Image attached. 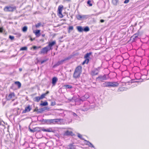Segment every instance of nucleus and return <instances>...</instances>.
Instances as JSON below:
<instances>
[{
  "label": "nucleus",
  "instance_id": "obj_1",
  "mask_svg": "<svg viewBox=\"0 0 149 149\" xmlns=\"http://www.w3.org/2000/svg\"><path fill=\"white\" fill-rule=\"evenodd\" d=\"M82 71V67L80 65L77 66L75 69L73 73V77L75 79L79 78L80 77Z\"/></svg>",
  "mask_w": 149,
  "mask_h": 149
},
{
  "label": "nucleus",
  "instance_id": "obj_2",
  "mask_svg": "<svg viewBox=\"0 0 149 149\" xmlns=\"http://www.w3.org/2000/svg\"><path fill=\"white\" fill-rule=\"evenodd\" d=\"M63 9V5H60L58 6L57 11V14L58 16L60 18L63 17V15L62 14V12Z\"/></svg>",
  "mask_w": 149,
  "mask_h": 149
},
{
  "label": "nucleus",
  "instance_id": "obj_3",
  "mask_svg": "<svg viewBox=\"0 0 149 149\" xmlns=\"http://www.w3.org/2000/svg\"><path fill=\"white\" fill-rule=\"evenodd\" d=\"M16 9L15 6H5L4 8V10L6 12H13Z\"/></svg>",
  "mask_w": 149,
  "mask_h": 149
},
{
  "label": "nucleus",
  "instance_id": "obj_4",
  "mask_svg": "<svg viewBox=\"0 0 149 149\" xmlns=\"http://www.w3.org/2000/svg\"><path fill=\"white\" fill-rule=\"evenodd\" d=\"M15 95L14 92H11L8 95H7L6 98L7 100H11L13 101L15 100Z\"/></svg>",
  "mask_w": 149,
  "mask_h": 149
},
{
  "label": "nucleus",
  "instance_id": "obj_5",
  "mask_svg": "<svg viewBox=\"0 0 149 149\" xmlns=\"http://www.w3.org/2000/svg\"><path fill=\"white\" fill-rule=\"evenodd\" d=\"M92 52H91L89 53H87L84 56V58H85V60L82 63V64L84 65L85 63L88 64L89 61V58L90 56L92 55Z\"/></svg>",
  "mask_w": 149,
  "mask_h": 149
},
{
  "label": "nucleus",
  "instance_id": "obj_6",
  "mask_svg": "<svg viewBox=\"0 0 149 149\" xmlns=\"http://www.w3.org/2000/svg\"><path fill=\"white\" fill-rule=\"evenodd\" d=\"M50 50L47 46L43 48L40 51V54H47L48 51Z\"/></svg>",
  "mask_w": 149,
  "mask_h": 149
},
{
  "label": "nucleus",
  "instance_id": "obj_7",
  "mask_svg": "<svg viewBox=\"0 0 149 149\" xmlns=\"http://www.w3.org/2000/svg\"><path fill=\"white\" fill-rule=\"evenodd\" d=\"M70 57H68L65 58L64 59L62 60L61 61H58L56 63L55 65V66H58L60 65L63 64L64 62L67 60H69L70 59Z\"/></svg>",
  "mask_w": 149,
  "mask_h": 149
},
{
  "label": "nucleus",
  "instance_id": "obj_8",
  "mask_svg": "<svg viewBox=\"0 0 149 149\" xmlns=\"http://www.w3.org/2000/svg\"><path fill=\"white\" fill-rule=\"evenodd\" d=\"M41 130L44 132H54L55 130L52 127H49L48 128L45 129L44 128H42Z\"/></svg>",
  "mask_w": 149,
  "mask_h": 149
},
{
  "label": "nucleus",
  "instance_id": "obj_9",
  "mask_svg": "<svg viewBox=\"0 0 149 149\" xmlns=\"http://www.w3.org/2000/svg\"><path fill=\"white\" fill-rule=\"evenodd\" d=\"M56 41L54 40L52 42H49L48 45L47 46L50 50H51L52 49V47L56 45Z\"/></svg>",
  "mask_w": 149,
  "mask_h": 149
},
{
  "label": "nucleus",
  "instance_id": "obj_10",
  "mask_svg": "<svg viewBox=\"0 0 149 149\" xmlns=\"http://www.w3.org/2000/svg\"><path fill=\"white\" fill-rule=\"evenodd\" d=\"M109 87H116L119 86V83L118 82H109Z\"/></svg>",
  "mask_w": 149,
  "mask_h": 149
},
{
  "label": "nucleus",
  "instance_id": "obj_11",
  "mask_svg": "<svg viewBox=\"0 0 149 149\" xmlns=\"http://www.w3.org/2000/svg\"><path fill=\"white\" fill-rule=\"evenodd\" d=\"M31 109V106L29 105L25 107L24 110L22 111V113H24L26 112H29Z\"/></svg>",
  "mask_w": 149,
  "mask_h": 149
},
{
  "label": "nucleus",
  "instance_id": "obj_12",
  "mask_svg": "<svg viewBox=\"0 0 149 149\" xmlns=\"http://www.w3.org/2000/svg\"><path fill=\"white\" fill-rule=\"evenodd\" d=\"M99 68H96L93 70L91 72V75L93 76H94L97 75L98 73Z\"/></svg>",
  "mask_w": 149,
  "mask_h": 149
},
{
  "label": "nucleus",
  "instance_id": "obj_13",
  "mask_svg": "<svg viewBox=\"0 0 149 149\" xmlns=\"http://www.w3.org/2000/svg\"><path fill=\"white\" fill-rule=\"evenodd\" d=\"M45 122L49 125L55 124L54 121V119H47L46 120Z\"/></svg>",
  "mask_w": 149,
  "mask_h": 149
},
{
  "label": "nucleus",
  "instance_id": "obj_14",
  "mask_svg": "<svg viewBox=\"0 0 149 149\" xmlns=\"http://www.w3.org/2000/svg\"><path fill=\"white\" fill-rule=\"evenodd\" d=\"M64 134L66 136H73L74 135V134L72 131L67 130L65 132Z\"/></svg>",
  "mask_w": 149,
  "mask_h": 149
},
{
  "label": "nucleus",
  "instance_id": "obj_15",
  "mask_svg": "<svg viewBox=\"0 0 149 149\" xmlns=\"http://www.w3.org/2000/svg\"><path fill=\"white\" fill-rule=\"evenodd\" d=\"M84 141L85 142V143L86 145L88 146L89 147L94 148V146L89 141L85 139Z\"/></svg>",
  "mask_w": 149,
  "mask_h": 149
},
{
  "label": "nucleus",
  "instance_id": "obj_16",
  "mask_svg": "<svg viewBox=\"0 0 149 149\" xmlns=\"http://www.w3.org/2000/svg\"><path fill=\"white\" fill-rule=\"evenodd\" d=\"M58 79L56 77H54L52 78V83L53 86L55 85Z\"/></svg>",
  "mask_w": 149,
  "mask_h": 149
},
{
  "label": "nucleus",
  "instance_id": "obj_17",
  "mask_svg": "<svg viewBox=\"0 0 149 149\" xmlns=\"http://www.w3.org/2000/svg\"><path fill=\"white\" fill-rule=\"evenodd\" d=\"M40 30H36L34 32V33L37 37H39L40 36Z\"/></svg>",
  "mask_w": 149,
  "mask_h": 149
},
{
  "label": "nucleus",
  "instance_id": "obj_18",
  "mask_svg": "<svg viewBox=\"0 0 149 149\" xmlns=\"http://www.w3.org/2000/svg\"><path fill=\"white\" fill-rule=\"evenodd\" d=\"M76 17L78 20H81L82 19L85 18V15L82 16L80 15H76Z\"/></svg>",
  "mask_w": 149,
  "mask_h": 149
},
{
  "label": "nucleus",
  "instance_id": "obj_19",
  "mask_svg": "<svg viewBox=\"0 0 149 149\" xmlns=\"http://www.w3.org/2000/svg\"><path fill=\"white\" fill-rule=\"evenodd\" d=\"M97 78L99 79L101 81L106 80L107 79L106 76L105 75L103 76H99Z\"/></svg>",
  "mask_w": 149,
  "mask_h": 149
},
{
  "label": "nucleus",
  "instance_id": "obj_20",
  "mask_svg": "<svg viewBox=\"0 0 149 149\" xmlns=\"http://www.w3.org/2000/svg\"><path fill=\"white\" fill-rule=\"evenodd\" d=\"M49 91H47L46 93L42 94L40 97L41 99L42 100L44 98L46 95L49 94Z\"/></svg>",
  "mask_w": 149,
  "mask_h": 149
},
{
  "label": "nucleus",
  "instance_id": "obj_21",
  "mask_svg": "<svg viewBox=\"0 0 149 149\" xmlns=\"http://www.w3.org/2000/svg\"><path fill=\"white\" fill-rule=\"evenodd\" d=\"M69 149H76L75 146L74 145L72 144H70L68 146Z\"/></svg>",
  "mask_w": 149,
  "mask_h": 149
},
{
  "label": "nucleus",
  "instance_id": "obj_22",
  "mask_svg": "<svg viewBox=\"0 0 149 149\" xmlns=\"http://www.w3.org/2000/svg\"><path fill=\"white\" fill-rule=\"evenodd\" d=\"M103 86L104 87H109V82H105L102 84Z\"/></svg>",
  "mask_w": 149,
  "mask_h": 149
},
{
  "label": "nucleus",
  "instance_id": "obj_23",
  "mask_svg": "<svg viewBox=\"0 0 149 149\" xmlns=\"http://www.w3.org/2000/svg\"><path fill=\"white\" fill-rule=\"evenodd\" d=\"M77 29L78 31L79 32H81L83 31V28L81 26H77Z\"/></svg>",
  "mask_w": 149,
  "mask_h": 149
},
{
  "label": "nucleus",
  "instance_id": "obj_24",
  "mask_svg": "<svg viewBox=\"0 0 149 149\" xmlns=\"http://www.w3.org/2000/svg\"><path fill=\"white\" fill-rule=\"evenodd\" d=\"M15 84L17 85L18 88H19L21 86V84L20 82L19 81H16L15 82Z\"/></svg>",
  "mask_w": 149,
  "mask_h": 149
},
{
  "label": "nucleus",
  "instance_id": "obj_25",
  "mask_svg": "<svg viewBox=\"0 0 149 149\" xmlns=\"http://www.w3.org/2000/svg\"><path fill=\"white\" fill-rule=\"evenodd\" d=\"M63 119L60 118L54 119V121L55 124H57L58 122H60L61 120H62Z\"/></svg>",
  "mask_w": 149,
  "mask_h": 149
},
{
  "label": "nucleus",
  "instance_id": "obj_26",
  "mask_svg": "<svg viewBox=\"0 0 149 149\" xmlns=\"http://www.w3.org/2000/svg\"><path fill=\"white\" fill-rule=\"evenodd\" d=\"M47 109V107H45L39 109L38 113H42L45 110Z\"/></svg>",
  "mask_w": 149,
  "mask_h": 149
},
{
  "label": "nucleus",
  "instance_id": "obj_27",
  "mask_svg": "<svg viewBox=\"0 0 149 149\" xmlns=\"http://www.w3.org/2000/svg\"><path fill=\"white\" fill-rule=\"evenodd\" d=\"M34 101L36 102H39L40 100H41L40 97H36L34 98Z\"/></svg>",
  "mask_w": 149,
  "mask_h": 149
},
{
  "label": "nucleus",
  "instance_id": "obj_28",
  "mask_svg": "<svg viewBox=\"0 0 149 149\" xmlns=\"http://www.w3.org/2000/svg\"><path fill=\"white\" fill-rule=\"evenodd\" d=\"M74 28L72 26H70L68 27V33H70L71 31L73 30Z\"/></svg>",
  "mask_w": 149,
  "mask_h": 149
},
{
  "label": "nucleus",
  "instance_id": "obj_29",
  "mask_svg": "<svg viewBox=\"0 0 149 149\" xmlns=\"http://www.w3.org/2000/svg\"><path fill=\"white\" fill-rule=\"evenodd\" d=\"M139 35V33H136L134 34L133 36L132 37H133V39L134 40H135L136 38L138 37V36Z\"/></svg>",
  "mask_w": 149,
  "mask_h": 149
},
{
  "label": "nucleus",
  "instance_id": "obj_30",
  "mask_svg": "<svg viewBox=\"0 0 149 149\" xmlns=\"http://www.w3.org/2000/svg\"><path fill=\"white\" fill-rule=\"evenodd\" d=\"M87 4L89 6H93V4L91 3V0H88L87 1Z\"/></svg>",
  "mask_w": 149,
  "mask_h": 149
},
{
  "label": "nucleus",
  "instance_id": "obj_31",
  "mask_svg": "<svg viewBox=\"0 0 149 149\" xmlns=\"http://www.w3.org/2000/svg\"><path fill=\"white\" fill-rule=\"evenodd\" d=\"M27 27L26 26H24L22 29V31L24 32H26L27 30Z\"/></svg>",
  "mask_w": 149,
  "mask_h": 149
},
{
  "label": "nucleus",
  "instance_id": "obj_32",
  "mask_svg": "<svg viewBox=\"0 0 149 149\" xmlns=\"http://www.w3.org/2000/svg\"><path fill=\"white\" fill-rule=\"evenodd\" d=\"M63 87L66 89L71 88H72V86H71L69 85H65L63 86Z\"/></svg>",
  "mask_w": 149,
  "mask_h": 149
},
{
  "label": "nucleus",
  "instance_id": "obj_33",
  "mask_svg": "<svg viewBox=\"0 0 149 149\" xmlns=\"http://www.w3.org/2000/svg\"><path fill=\"white\" fill-rule=\"evenodd\" d=\"M48 103L47 102H45L42 103H41L40 105L42 106H46L48 105Z\"/></svg>",
  "mask_w": 149,
  "mask_h": 149
},
{
  "label": "nucleus",
  "instance_id": "obj_34",
  "mask_svg": "<svg viewBox=\"0 0 149 149\" xmlns=\"http://www.w3.org/2000/svg\"><path fill=\"white\" fill-rule=\"evenodd\" d=\"M118 0H112V3L114 5H116L118 3Z\"/></svg>",
  "mask_w": 149,
  "mask_h": 149
},
{
  "label": "nucleus",
  "instance_id": "obj_35",
  "mask_svg": "<svg viewBox=\"0 0 149 149\" xmlns=\"http://www.w3.org/2000/svg\"><path fill=\"white\" fill-rule=\"evenodd\" d=\"M27 49V47H23L20 48V51H23V50H26Z\"/></svg>",
  "mask_w": 149,
  "mask_h": 149
},
{
  "label": "nucleus",
  "instance_id": "obj_36",
  "mask_svg": "<svg viewBox=\"0 0 149 149\" xmlns=\"http://www.w3.org/2000/svg\"><path fill=\"white\" fill-rule=\"evenodd\" d=\"M124 90V88L123 87H120L118 89V91L120 92L123 91Z\"/></svg>",
  "mask_w": 149,
  "mask_h": 149
},
{
  "label": "nucleus",
  "instance_id": "obj_37",
  "mask_svg": "<svg viewBox=\"0 0 149 149\" xmlns=\"http://www.w3.org/2000/svg\"><path fill=\"white\" fill-rule=\"evenodd\" d=\"M41 48V46L37 47L36 46H34L31 48H33V49L35 50Z\"/></svg>",
  "mask_w": 149,
  "mask_h": 149
},
{
  "label": "nucleus",
  "instance_id": "obj_38",
  "mask_svg": "<svg viewBox=\"0 0 149 149\" xmlns=\"http://www.w3.org/2000/svg\"><path fill=\"white\" fill-rule=\"evenodd\" d=\"M77 136L79 138L81 139H82V140H84V139L83 138H82V135L81 134H80L79 133L78 134Z\"/></svg>",
  "mask_w": 149,
  "mask_h": 149
},
{
  "label": "nucleus",
  "instance_id": "obj_39",
  "mask_svg": "<svg viewBox=\"0 0 149 149\" xmlns=\"http://www.w3.org/2000/svg\"><path fill=\"white\" fill-rule=\"evenodd\" d=\"M89 28L88 26H86L83 29V30L87 32L89 31Z\"/></svg>",
  "mask_w": 149,
  "mask_h": 149
},
{
  "label": "nucleus",
  "instance_id": "obj_40",
  "mask_svg": "<svg viewBox=\"0 0 149 149\" xmlns=\"http://www.w3.org/2000/svg\"><path fill=\"white\" fill-rule=\"evenodd\" d=\"M41 23L40 22L39 23L35 25V26L36 28H38L41 25Z\"/></svg>",
  "mask_w": 149,
  "mask_h": 149
},
{
  "label": "nucleus",
  "instance_id": "obj_41",
  "mask_svg": "<svg viewBox=\"0 0 149 149\" xmlns=\"http://www.w3.org/2000/svg\"><path fill=\"white\" fill-rule=\"evenodd\" d=\"M9 38L11 40H13L14 39V37L13 36L10 35L9 36Z\"/></svg>",
  "mask_w": 149,
  "mask_h": 149
},
{
  "label": "nucleus",
  "instance_id": "obj_42",
  "mask_svg": "<svg viewBox=\"0 0 149 149\" xmlns=\"http://www.w3.org/2000/svg\"><path fill=\"white\" fill-rule=\"evenodd\" d=\"M47 60H48V59H45V60H43L41 61H40L41 63V64H42L43 63H44L46 62Z\"/></svg>",
  "mask_w": 149,
  "mask_h": 149
},
{
  "label": "nucleus",
  "instance_id": "obj_43",
  "mask_svg": "<svg viewBox=\"0 0 149 149\" xmlns=\"http://www.w3.org/2000/svg\"><path fill=\"white\" fill-rule=\"evenodd\" d=\"M130 0H125L124 1V3H128L129 2Z\"/></svg>",
  "mask_w": 149,
  "mask_h": 149
},
{
  "label": "nucleus",
  "instance_id": "obj_44",
  "mask_svg": "<svg viewBox=\"0 0 149 149\" xmlns=\"http://www.w3.org/2000/svg\"><path fill=\"white\" fill-rule=\"evenodd\" d=\"M29 37H30V40L31 41H33L35 40V38H33L31 36H29Z\"/></svg>",
  "mask_w": 149,
  "mask_h": 149
},
{
  "label": "nucleus",
  "instance_id": "obj_45",
  "mask_svg": "<svg viewBox=\"0 0 149 149\" xmlns=\"http://www.w3.org/2000/svg\"><path fill=\"white\" fill-rule=\"evenodd\" d=\"M3 28L2 27H0V32L2 33L3 32Z\"/></svg>",
  "mask_w": 149,
  "mask_h": 149
},
{
  "label": "nucleus",
  "instance_id": "obj_46",
  "mask_svg": "<svg viewBox=\"0 0 149 149\" xmlns=\"http://www.w3.org/2000/svg\"><path fill=\"white\" fill-rule=\"evenodd\" d=\"M100 22H104V20L103 19H101L100 20Z\"/></svg>",
  "mask_w": 149,
  "mask_h": 149
},
{
  "label": "nucleus",
  "instance_id": "obj_47",
  "mask_svg": "<svg viewBox=\"0 0 149 149\" xmlns=\"http://www.w3.org/2000/svg\"><path fill=\"white\" fill-rule=\"evenodd\" d=\"M54 104H55V103L54 102H52V104H51L53 106V105H54Z\"/></svg>",
  "mask_w": 149,
  "mask_h": 149
},
{
  "label": "nucleus",
  "instance_id": "obj_48",
  "mask_svg": "<svg viewBox=\"0 0 149 149\" xmlns=\"http://www.w3.org/2000/svg\"><path fill=\"white\" fill-rule=\"evenodd\" d=\"M42 36L43 37H44L45 36V34H42Z\"/></svg>",
  "mask_w": 149,
  "mask_h": 149
},
{
  "label": "nucleus",
  "instance_id": "obj_49",
  "mask_svg": "<svg viewBox=\"0 0 149 149\" xmlns=\"http://www.w3.org/2000/svg\"><path fill=\"white\" fill-rule=\"evenodd\" d=\"M19 70L20 71H21L22 70V69L21 68H19Z\"/></svg>",
  "mask_w": 149,
  "mask_h": 149
},
{
  "label": "nucleus",
  "instance_id": "obj_50",
  "mask_svg": "<svg viewBox=\"0 0 149 149\" xmlns=\"http://www.w3.org/2000/svg\"><path fill=\"white\" fill-rule=\"evenodd\" d=\"M13 86H14V85L13 84H12V86L11 87V88H12V89L13 88Z\"/></svg>",
  "mask_w": 149,
  "mask_h": 149
},
{
  "label": "nucleus",
  "instance_id": "obj_51",
  "mask_svg": "<svg viewBox=\"0 0 149 149\" xmlns=\"http://www.w3.org/2000/svg\"><path fill=\"white\" fill-rule=\"evenodd\" d=\"M31 132H32V131H32V130H31Z\"/></svg>",
  "mask_w": 149,
  "mask_h": 149
},
{
  "label": "nucleus",
  "instance_id": "obj_52",
  "mask_svg": "<svg viewBox=\"0 0 149 149\" xmlns=\"http://www.w3.org/2000/svg\"><path fill=\"white\" fill-rule=\"evenodd\" d=\"M34 111H36V109H35V110H34Z\"/></svg>",
  "mask_w": 149,
  "mask_h": 149
}]
</instances>
